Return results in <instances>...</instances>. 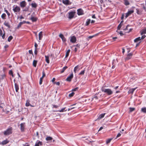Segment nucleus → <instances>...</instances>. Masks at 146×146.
I'll list each match as a JSON object with an SVG mask.
<instances>
[{
    "instance_id": "obj_1",
    "label": "nucleus",
    "mask_w": 146,
    "mask_h": 146,
    "mask_svg": "<svg viewBox=\"0 0 146 146\" xmlns=\"http://www.w3.org/2000/svg\"><path fill=\"white\" fill-rule=\"evenodd\" d=\"M101 90L102 92L106 93L108 95H111L113 93V92L110 89H105L102 87Z\"/></svg>"
},
{
    "instance_id": "obj_2",
    "label": "nucleus",
    "mask_w": 146,
    "mask_h": 146,
    "mask_svg": "<svg viewBox=\"0 0 146 146\" xmlns=\"http://www.w3.org/2000/svg\"><path fill=\"white\" fill-rule=\"evenodd\" d=\"M12 128L10 127L8 128L5 131H4V134L5 135H9V134H11L12 133Z\"/></svg>"
},
{
    "instance_id": "obj_3",
    "label": "nucleus",
    "mask_w": 146,
    "mask_h": 146,
    "mask_svg": "<svg viewBox=\"0 0 146 146\" xmlns=\"http://www.w3.org/2000/svg\"><path fill=\"white\" fill-rule=\"evenodd\" d=\"M13 10L14 13H17L21 11V9L19 7L16 6H15L14 5L13 7Z\"/></svg>"
},
{
    "instance_id": "obj_4",
    "label": "nucleus",
    "mask_w": 146,
    "mask_h": 146,
    "mask_svg": "<svg viewBox=\"0 0 146 146\" xmlns=\"http://www.w3.org/2000/svg\"><path fill=\"white\" fill-rule=\"evenodd\" d=\"M75 12L72 11L69 13L68 14V17L70 19H71L75 15Z\"/></svg>"
},
{
    "instance_id": "obj_5",
    "label": "nucleus",
    "mask_w": 146,
    "mask_h": 146,
    "mask_svg": "<svg viewBox=\"0 0 146 146\" xmlns=\"http://www.w3.org/2000/svg\"><path fill=\"white\" fill-rule=\"evenodd\" d=\"M25 127V123H22L20 124L21 130V132H23L24 131Z\"/></svg>"
},
{
    "instance_id": "obj_6",
    "label": "nucleus",
    "mask_w": 146,
    "mask_h": 146,
    "mask_svg": "<svg viewBox=\"0 0 146 146\" xmlns=\"http://www.w3.org/2000/svg\"><path fill=\"white\" fill-rule=\"evenodd\" d=\"M27 5V3L25 1H23L20 3V5L21 7L23 8L25 7Z\"/></svg>"
},
{
    "instance_id": "obj_7",
    "label": "nucleus",
    "mask_w": 146,
    "mask_h": 146,
    "mask_svg": "<svg viewBox=\"0 0 146 146\" xmlns=\"http://www.w3.org/2000/svg\"><path fill=\"white\" fill-rule=\"evenodd\" d=\"M73 77V74L72 73L70 76H68L66 79V80L68 82H70L71 81Z\"/></svg>"
},
{
    "instance_id": "obj_8",
    "label": "nucleus",
    "mask_w": 146,
    "mask_h": 146,
    "mask_svg": "<svg viewBox=\"0 0 146 146\" xmlns=\"http://www.w3.org/2000/svg\"><path fill=\"white\" fill-rule=\"evenodd\" d=\"M77 14L79 15H82L84 14V11L81 9H80L77 10Z\"/></svg>"
},
{
    "instance_id": "obj_9",
    "label": "nucleus",
    "mask_w": 146,
    "mask_h": 146,
    "mask_svg": "<svg viewBox=\"0 0 146 146\" xmlns=\"http://www.w3.org/2000/svg\"><path fill=\"white\" fill-rule=\"evenodd\" d=\"M70 39V41L73 43H75L76 40V38L75 36H73L71 37Z\"/></svg>"
},
{
    "instance_id": "obj_10",
    "label": "nucleus",
    "mask_w": 146,
    "mask_h": 146,
    "mask_svg": "<svg viewBox=\"0 0 146 146\" xmlns=\"http://www.w3.org/2000/svg\"><path fill=\"white\" fill-rule=\"evenodd\" d=\"M62 3L66 5H70L71 4V3L69 0H63Z\"/></svg>"
},
{
    "instance_id": "obj_11",
    "label": "nucleus",
    "mask_w": 146,
    "mask_h": 146,
    "mask_svg": "<svg viewBox=\"0 0 146 146\" xmlns=\"http://www.w3.org/2000/svg\"><path fill=\"white\" fill-rule=\"evenodd\" d=\"M59 36L60 38H61L62 39L63 42H65L66 41V39L63 35L62 34H60L59 35Z\"/></svg>"
},
{
    "instance_id": "obj_12",
    "label": "nucleus",
    "mask_w": 146,
    "mask_h": 146,
    "mask_svg": "<svg viewBox=\"0 0 146 146\" xmlns=\"http://www.w3.org/2000/svg\"><path fill=\"white\" fill-rule=\"evenodd\" d=\"M9 142V141L6 139L5 140H4L2 141L1 143V144H2V145H5L8 143Z\"/></svg>"
},
{
    "instance_id": "obj_13",
    "label": "nucleus",
    "mask_w": 146,
    "mask_h": 146,
    "mask_svg": "<svg viewBox=\"0 0 146 146\" xmlns=\"http://www.w3.org/2000/svg\"><path fill=\"white\" fill-rule=\"evenodd\" d=\"M26 22L25 21H23V22H20L18 25L17 28L18 29L23 24L25 23H26Z\"/></svg>"
},
{
    "instance_id": "obj_14",
    "label": "nucleus",
    "mask_w": 146,
    "mask_h": 146,
    "mask_svg": "<svg viewBox=\"0 0 146 146\" xmlns=\"http://www.w3.org/2000/svg\"><path fill=\"white\" fill-rule=\"evenodd\" d=\"M79 65H78L74 67V71L75 73H76V72L77 71H78L80 70V69L79 68Z\"/></svg>"
},
{
    "instance_id": "obj_15",
    "label": "nucleus",
    "mask_w": 146,
    "mask_h": 146,
    "mask_svg": "<svg viewBox=\"0 0 146 146\" xmlns=\"http://www.w3.org/2000/svg\"><path fill=\"white\" fill-rule=\"evenodd\" d=\"M106 114V113H102L100 115H99V116H98V119H100L103 118L104 117V116H105V115Z\"/></svg>"
},
{
    "instance_id": "obj_16",
    "label": "nucleus",
    "mask_w": 146,
    "mask_h": 146,
    "mask_svg": "<svg viewBox=\"0 0 146 146\" xmlns=\"http://www.w3.org/2000/svg\"><path fill=\"white\" fill-rule=\"evenodd\" d=\"M30 19L33 22H36L37 21V18L36 17L31 16Z\"/></svg>"
},
{
    "instance_id": "obj_17",
    "label": "nucleus",
    "mask_w": 146,
    "mask_h": 146,
    "mask_svg": "<svg viewBox=\"0 0 146 146\" xmlns=\"http://www.w3.org/2000/svg\"><path fill=\"white\" fill-rule=\"evenodd\" d=\"M123 23V21H121L119 25L118 26L117 29V30H120L121 27H122V25Z\"/></svg>"
},
{
    "instance_id": "obj_18",
    "label": "nucleus",
    "mask_w": 146,
    "mask_h": 146,
    "mask_svg": "<svg viewBox=\"0 0 146 146\" xmlns=\"http://www.w3.org/2000/svg\"><path fill=\"white\" fill-rule=\"evenodd\" d=\"M4 25L9 28H10V26L9 23V22H7L5 21L4 23Z\"/></svg>"
},
{
    "instance_id": "obj_19",
    "label": "nucleus",
    "mask_w": 146,
    "mask_h": 146,
    "mask_svg": "<svg viewBox=\"0 0 146 146\" xmlns=\"http://www.w3.org/2000/svg\"><path fill=\"white\" fill-rule=\"evenodd\" d=\"M42 33V31H41L39 33V40H41L43 37Z\"/></svg>"
},
{
    "instance_id": "obj_20",
    "label": "nucleus",
    "mask_w": 146,
    "mask_h": 146,
    "mask_svg": "<svg viewBox=\"0 0 146 146\" xmlns=\"http://www.w3.org/2000/svg\"><path fill=\"white\" fill-rule=\"evenodd\" d=\"M15 88L16 91L17 92L19 90V85L17 83H15Z\"/></svg>"
},
{
    "instance_id": "obj_21",
    "label": "nucleus",
    "mask_w": 146,
    "mask_h": 146,
    "mask_svg": "<svg viewBox=\"0 0 146 146\" xmlns=\"http://www.w3.org/2000/svg\"><path fill=\"white\" fill-rule=\"evenodd\" d=\"M42 145V141H39L38 143H36L35 146H39V145Z\"/></svg>"
},
{
    "instance_id": "obj_22",
    "label": "nucleus",
    "mask_w": 146,
    "mask_h": 146,
    "mask_svg": "<svg viewBox=\"0 0 146 146\" xmlns=\"http://www.w3.org/2000/svg\"><path fill=\"white\" fill-rule=\"evenodd\" d=\"M140 32L141 35H143L144 34H146V29L142 30L140 31Z\"/></svg>"
},
{
    "instance_id": "obj_23",
    "label": "nucleus",
    "mask_w": 146,
    "mask_h": 146,
    "mask_svg": "<svg viewBox=\"0 0 146 146\" xmlns=\"http://www.w3.org/2000/svg\"><path fill=\"white\" fill-rule=\"evenodd\" d=\"M45 61L46 62L48 63L49 64L50 62V61L49 60V57L48 56H45Z\"/></svg>"
},
{
    "instance_id": "obj_24",
    "label": "nucleus",
    "mask_w": 146,
    "mask_h": 146,
    "mask_svg": "<svg viewBox=\"0 0 146 146\" xmlns=\"http://www.w3.org/2000/svg\"><path fill=\"white\" fill-rule=\"evenodd\" d=\"M141 111L142 112L146 114V107L141 108Z\"/></svg>"
},
{
    "instance_id": "obj_25",
    "label": "nucleus",
    "mask_w": 146,
    "mask_h": 146,
    "mask_svg": "<svg viewBox=\"0 0 146 146\" xmlns=\"http://www.w3.org/2000/svg\"><path fill=\"white\" fill-rule=\"evenodd\" d=\"M137 88H133L131 89H130L129 90V91H128V93H133L134 91Z\"/></svg>"
},
{
    "instance_id": "obj_26",
    "label": "nucleus",
    "mask_w": 146,
    "mask_h": 146,
    "mask_svg": "<svg viewBox=\"0 0 146 146\" xmlns=\"http://www.w3.org/2000/svg\"><path fill=\"white\" fill-rule=\"evenodd\" d=\"M32 7L36 8L37 6V4L35 3H32L31 4Z\"/></svg>"
},
{
    "instance_id": "obj_27",
    "label": "nucleus",
    "mask_w": 146,
    "mask_h": 146,
    "mask_svg": "<svg viewBox=\"0 0 146 146\" xmlns=\"http://www.w3.org/2000/svg\"><path fill=\"white\" fill-rule=\"evenodd\" d=\"M6 77V75L4 74L1 75L0 76V80H1L4 79Z\"/></svg>"
},
{
    "instance_id": "obj_28",
    "label": "nucleus",
    "mask_w": 146,
    "mask_h": 146,
    "mask_svg": "<svg viewBox=\"0 0 146 146\" xmlns=\"http://www.w3.org/2000/svg\"><path fill=\"white\" fill-rule=\"evenodd\" d=\"M68 68L67 66H65L61 70L60 72L62 73L64 72V71Z\"/></svg>"
},
{
    "instance_id": "obj_29",
    "label": "nucleus",
    "mask_w": 146,
    "mask_h": 146,
    "mask_svg": "<svg viewBox=\"0 0 146 146\" xmlns=\"http://www.w3.org/2000/svg\"><path fill=\"white\" fill-rule=\"evenodd\" d=\"M141 37H138L136 38H135L134 40V41L135 42H138V41L141 40Z\"/></svg>"
},
{
    "instance_id": "obj_30",
    "label": "nucleus",
    "mask_w": 146,
    "mask_h": 146,
    "mask_svg": "<svg viewBox=\"0 0 146 146\" xmlns=\"http://www.w3.org/2000/svg\"><path fill=\"white\" fill-rule=\"evenodd\" d=\"M37 61L36 60H34L33 62V65L34 67H36V66L37 63Z\"/></svg>"
},
{
    "instance_id": "obj_31",
    "label": "nucleus",
    "mask_w": 146,
    "mask_h": 146,
    "mask_svg": "<svg viewBox=\"0 0 146 146\" xmlns=\"http://www.w3.org/2000/svg\"><path fill=\"white\" fill-rule=\"evenodd\" d=\"M6 15L4 13L2 15L1 17L3 19H6Z\"/></svg>"
},
{
    "instance_id": "obj_32",
    "label": "nucleus",
    "mask_w": 146,
    "mask_h": 146,
    "mask_svg": "<svg viewBox=\"0 0 146 146\" xmlns=\"http://www.w3.org/2000/svg\"><path fill=\"white\" fill-rule=\"evenodd\" d=\"M52 139V137L49 136L47 137L46 139V140L47 141H51Z\"/></svg>"
},
{
    "instance_id": "obj_33",
    "label": "nucleus",
    "mask_w": 146,
    "mask_h": 146,
    "mask_svg": "<svg viewBox=\"0 0 146 146\" xmlns=\"http://www.w3.org/2000/svg\"><path fill=\"white\" fill-rule=\"evenodd\" d=\"M70 52V49L68 50L66 52V55H65L66 58H67L69 54V53Z\"/></svg>"
},
{
    "instance_id": "obj_34",
    "label": "nucleus",
    "mask_w": 146,
    "mask_h": 146,
    "mask_svg": "<svg viewBox=\"0 0 146 146\" xmlns=\"http://www.w3.org/2000/svg\"><path fill=\"white\" fill-rule=\"evenodd\" d=\"M129 112H131L135 110V108H129Z\"/></svg>"
},
{
    "instance_id": "obj_35",
    "label": "nucleus",
    "mask_w": 146,
    "mask_h": 146,
    "mask_svg": "<svg viewBox=\"0 0 146 146\" xmlns=\"http://www.w3.org/2000/svg\"><path fill=\"white\" fill-rule=\"evenodd\" d=\"M90 21H91V20L90 19H88L86 22V25L87 26L89 24L90 22Z\"/></svg>"
},
{
    "instance_id": "obj_36",
    "label": "nucleus",
    "mask_w": 146,
    "mask_h": 146,
    "mask_svg": "<svg viewBox=\"0 0 146 146\" xmlns=\"http://www.w3.org/2000/svg\"><path fill=\"white\" fill-rule=\"evenodd\" d=\"M66 109V107L60 110H58L57 111H59L60 112H63L64 111H67L66 110H65Z\"/></svg>"
},
{
    "instance_id": "obj_37",
    "label": "nucleus",
    "mask_w": 146,
    "mask_h": 146,
    "mask_svg": "<svg viewBox=\"0 0 146 146\" xmlns=\"http://www.w3.org/2000/svg\"><path fill=\"white\" fill-rule=\"evenodd\" d=\"M13 38V37L12 36H9L8 39V41L9 42H10L11 40Z\"/></svg>"
},
{
    "instance_id": "obj_38",
    "label": "nucleus",
    "mask_w": 146,
    "mask_h": 146,
    "mask_svg": "<svg viewBox=\"0 0 146 146\" xmlns=\"http://www.w3.org/2000/svg\"><path fill=\"white\" fill-rule=\"evenodd\" d=\"M113 139V138H111L110 139H108L106 141V143L107 144L109 143Z\"/></svg>"
},
{
    "instance_id": "obj_39",
    "label": "nucleus",
    "mask_w": 146,
    "mask_h": 146,
    "mask_svg": "<svg viewBox=\"0 0 146 146\" xmlns=\"http://www.w3.org/2000/svg\"><path fill=\"white\" fill-rule=\"evenodd\" d=\"M133 55V54L131 53L128 54V59L131 58Z\"/></svg>"
},
{
    "instance_id": "obj_40",
    "label": "nucleus",
    "mask_w": 146,
    "mask_h": 146,
    "mask_svg": "<svg viewBox=\"0 0 146 146\" xmlns=\"http://www.w3.org/2000/svg\"><path fill=\"white\" fill-rule=\"evenodd\" d=\"M134 12V10L133 9L128 11V16Z\"/></svg>"
},
{
    "instance_id": "obj_41",
    "label": "nucleus",
    "mask_w": 146,
    "mask_h": 146,
    "mask_svg": "<svg viewBox=\"0 0 146 146\" xmlns=\"http://www.w3.org/2000/svg\"><path fill=\"white\" fill-rule=\"evenodd\" d=\"M43 78H42V77H41L40 78L39 83V84L40 85H41L42 84V83Z\"/></svg>"
},
{
    "instance_id": "obj_42",
    "label": "nucleus",
    "mask_w": 146,
    "mask_h": 146,
    "mask_svg": "<svg viewBox=\"0 0 146 146\" xmlns=\"http://www.w3.org/2000/svg\"><path fill=\"white\" fill-rule=\"evenodd\" d=\"M74 92H72L69 95V96L70 97H72L73 96L74 94Z\"/></svg>"
},
{
    "instance_id": "obj_43",
    "label": "nucleus",
    "mask_w": 146,
    "mask_h": 146,
    "mask_svg": "<svg viewBox=\"0 0 146 146\" xmlns=\"http://www.w3.org/2000/svg\"><path fill=\"white\" fill-rule=\"evenodd\" d=\"M42 76L41 77H42L43 78L45 76L46 74H45V72H44V70H43L42 71Z\"/></svg>"
},
{
    "instance_id": "obj_44",
    "label": "nucleus",
    "mask_w": 146,
    "mask_h": 146,
    "mask_svg": "<svg viewBox=\"0 0 146 146\" xmlns=\"http://www.w3.org/2000/svg\"><path fill=\"white\" fill-rule=\"evenodd\" d=\"M85 72V70H83L81 71L79 74V75H82L84 74Z\"/></svg>"
},
{
    "instance_id": "obj_45",
    "label": "nucleus",
    "mask_w": 146,
    "mask_h": 146,
    "mask_svg": "<svg viewBox=\"0 0 146 146\" xmlns=\"http://www.w3.org/2000/svg\"><path fill=\"white\" fill-rule=\"evenodd\" d=\"M9 74L10 75H12V77H13V71L11 70H10L9 71Z\"/></svg>"
},
{
    "instance_id": "obj_46",
    "label": "nucleus",
    "mask_w": 146,
    "mask_h": 146,
    "mask_svg": "<svg viewBox=\"0 0 146 146\" xmlns=\"http://www.w3.org/2000/svg\"><path fill=\"white\" fill-rule=\"evenodd\" d=\"M121 135V134L120 133H118L116 137L115 138V139L117 138H118V137H119Z\"/></svg>"
},
{
    "instance_id": "obj_47",
    "label": "nucleus",
    "mask_w": 146,
    "mask_h": 146,
    "mask_svg": "<svg viewBox=\"0 0 146 146\" xmlns=\"http://www.w3.org/2000/svg\"><path fill=\"white\" fill-rule=\"evenodd\" d=\"M78 88H79L78 87H76V88L74 89H72V91H77L78 90Z\"/></svg>"
},
{
    "instance_id": "obj_48",
    "label": "nucleus",
    "mask_w": 146,
    "mask_h": 146,
    "mask_svg": "<svg viewBox=\"0 0 146 146\" xmlns=\"http://www.w3.org/2000/svg\"><path fill=\"white\" fill-rule=\"evenodd\" d=\"M54 84H56V85L58 86H59L60 85V82H55L54 83Z\"/></svg>"
},
{
    "instance_id": "obj_49",
    "label": "nucleus",
    "mask_w": 146,
    "mask_h": 146,
    "mask_svg": "<svg viewBox=\"0 0 146 146\" xmlns=\"http://www.w3.org/2000/svg\"><path fill=\"white\" fill-rule=\"evenodd\" d=\"M142 36H141V39H144L146 36L145 35H142Z\"/></svg>"
},
{
    "instance_id": "obj_50",
    "label": "nucleus",
    "mask_w": 146,
    "mask_h": 146,
    "mask_svg": "<svg viewBox=\"0 0 146 146\" xmlns=\"http://www.w3.org/2000/svg\"><path fill=\"white\" fill-rule=\"evenodd\" d=\"M38 46L37 44L35 42V49H37V48Z\"/></svg>"
},
{
    "instance_id": "obj_51",
    "label": "nucleus",
    "mask_w": 146,
    "mask_h": 146,
    "mask_svg": "<svg viewBox=\"0 0 146 146\" xmlns=\"http://www.w3.org/2000/svg\"><path fill=\"white\" fill-rule=\"evenodd\" d=\"M30 104H29V102H27L26 103V106H30Z\"/></svg>"
},
{
    "instance_id": "obj_52",
    "label": "nucleus",
    "mask_w": 146,
    "mask_h": 146,
    "mask_svg": "<svg viewBox=\"0 0 146 146\" xmlns=\"http://www.w3.org/2000/svg\"><path fill=\"white\" fill-rule=\"evenodd\" d=\"M52 106L53 108H57L58 107V106L55 105H53Z\"/></svg>"
},
{
    "instance_id": "obj_53",
    "label": "nucleus",
    "mask_w": 146,
    "mask_h": 146,
    "mask_svg": "<svg viewBox=\"0 0 146 146\" xmlns=\"http://www.w3.org/2000/svg\"><path fill=\"white\" fill-rule=\"evenodd\" d=\"M35 54L36 55L37 53V49H35V51H34Z\"/></svg>"
},
{
    "instance_id": "obj_54",
    "label": "nucleus",
    "mask_w": 146,
    "mask_h": 146,
    "mask_svg": "<svg viewBox=\"0 0 146 146\" xmlns=\"http://www.w3.org/2000/svg\"><path fill=\"white\" fill-rule=\"evenodd\" d=\"M2 36V38H3V39H4L5 38V34L4 33L3 35L2 34V36Z\"/></svg>"
},
{
    "instance_id": "obj_55",
    "label": "nucleus",
    "mask_w": 146,
    "mask_h": 146,
    "mask_svg": "<svg viewBox=\"0 0 146 146\" xmlns=\"http://www.w3.org/2000/svg\"><path fill=\"white\" fill-rule=\"evenodd\" d=\"M2 104H1L0 105V111L2 110H3V107L1 106V105H2Z\"/></svg>"
},
{
    "instance_id": "obj_56",
    "label": "nucleus",
    "mask_w": 146,
    "mask_h": 146,
    "mask_svg": "<svg viewBox=\"0 0 146 146\" xmlns=\"http://www.w3.org/2000/svg\"><path fill=\"white\" fill-rule=\"evenodd\" d=\"M117 32L118 33H119V32L117 31ZM119 33L121 36H122L123 35V33H122V31H120L119 32Z\"/></svg>"
},
{
    "instance_id": "obj_57",
    "label": "nucleus",
    "mask_w": 146,
    "mask_h": 146,
    "mask_svg": "<svg viewBox=\"0 0 146 146\" xmlns=\"http://www.w3.org/2000/svg\"><path fill=\"white\" fill-rule=\"evenodd\" d=\"M80 44H76V46L78 48H80Z\"/></svg>"
},
{
    "instance_id": "obj_58",
    "label": "nucleus",
    "mask_w": 146,
    "mask_h": 146,
    "mask_svg": "<svg viewBox=\"0 0 146 146\" xmlns=\"http://www.w3.org/2000/svg\"><path fill=\"white\" fill-rule=\"evenodd\" d=\"M19 18H20V21H21V19H24V17L22 16H21Z\"/></svg>"
},
{
    "instance_id": "obj_59",
    "label": "nucleus",
    "mask_w": 146,
    "mask_h": 146,
    "mask_svg": "<svg viewBox=\"0 0 146 146\" xmlns=\"http://www.w3.org/2000/svg\"><path fill=\"white\" fill-rule=\"evenodd\" d=\"M29 52L30 54H33V51L32 50H29Z\"/></svg>"
},
{
    "instance_id": "obj_60",
    "label": "nucleus",
    "mask_w": 146,
    "mask_h": 146,
    "mask_svg": "<svg viewBox=\"0 0 146 146\" xmlns=\"http://www.w3.org/2000/svg\"><path fill=\"white\" fill-rule=\"evenodd\" d=\"M112 38L113 41H115L116 40V39L117 38V37H113Z\"/></svg>"
},
{
    "instance_id": "obj_61",
    "label": "nucleus",
    "mask_w": 146,
    "mask_h": 146,
    "mask_svg": "<svg viewBox=\"0 0 146 146\" xmlns=\"http://www.w3.org/2000/svg\"><path fill=\"white\" fill-rule=\"evenodd\" d=\"M3 34V32L0 29V35L1 36Z\"/></svg>"
},
{
    "instance_id": "obj_62",
    "label": "nucleus",
    "mask_w": 146,
    "mask_h": 146,
    "mask_svg": "<svg viewBox=\"0 0 146 146\" xmlns=\"http://www.w3.org/2000/svg\"><path fill=\"white\" fill-rule=\"evenodd\" d=\"M55 78H52V82H54V81H55Z\"/></svg>"
},
{
    "instance_id": "obj_63",
    "label": "nucleus",
    "mask_w": 146,
    "mask_h": 146,
    "mask_svg": "<svg viewBox=\"0 0 146 146\" xmlns=\"http://www.w3.org/2000/svg\"><path fill=\"white\" fill-rule=\"evenodd\" d=\"M7 15L8 17H9V16H10L11 14L10 13L8 12V13H7Z\"/></svg>"
},
{
    "instance_id": "obj_64",
    "label": "nucleus",
    "mask_w": 146,
    "mask_h": 146,
    "mask_svg": "<svg viewBox=\"0 0 146 146\" xmlns=\"http://www.w3.org/2000/svg\"><path fill=\"white\" fill-rule=\"evenodd\" d=\"M125 5H128V1H125Z\"/></svg>"
}]
</instances>
